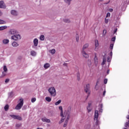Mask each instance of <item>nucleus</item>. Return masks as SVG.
Here are the masks:
<instances>
[{"instance_id": "nucleus-1", "label": "nucleus", "mask_w": 129, "mask_h": 129, "mask_svg": "<svg viewBox=\"0 0 129 129\" xmlns=\"http://www.w3.org/2000/svg\"><path fill=\"white\" fill-rule=\"evenodd\" d=\"M9 33L10 35H14L11 37L12 40H15V41H19L22 39V36L18 34V31L16 29H10L9 30Z\"/></svg>"}, {"instance_id": "nucleus-2", "label": "nucleus", "mask_w": 129, "mask_h": 129, "mask_svg": "<svg viewBox=\"0 0 129 129\" xmlns=\"http://www.w3.org/2000/svg\"><path fill=\"white\" fill-rule=\"evenodd\" d=\"M19 101L20 102L15 107V109L17 110H20L24 105V99L23 98L20 99Z\"/></svg>"}, {"instance_id": "nucleus-3", "label": "nucleus", "mask_w": 129, "mask_h": 129, "mask_svg": "<svg viewBox=\"0 0 129 129\" xmlns=\"http://www.w3.org/2000/svg\"><path fill=\"white\" fill-rule=\"evenodd\" d=\"M84 91L86 92V93H88L87 97L86 98V99L89 97V95H90V84H88L86 85V87H85Z\"/></svg>"}, {"instance_id": "nucleus-4", "label": "nucleus", "mask_w": 129, "mask_h": 129, "mask_svg": "<svg viewBox=\"0 0 129 129\" xmlns=\"http://www.w3.org/2000/svg\"><path fill=\"white\" fill-rule=\"evenodd\" d=\"M48 92L50 93V94L51 96H56V90L53 87L49 88L48 89Z\"/></svg>"}, {"instance_id": "nucleus-5", "label": "nucleus", "mask_w": 129, "mask_h": 129, "mask_svg": "<svg viewBox=\"0 0 129 129\" xmlns=\"http://www.w3.org/2000/svg\"><path fill=\"white\" fill-rule=\"evenodd\" d=\"M98 110L95 111V115H94V120H96V125H98L99 124V121L98 120Z\"/></svg>"}, {"instance_id": "nucleus-6", "label": "nucleus", "mask_w": 129, "mask_h": 129, "mask_svg": "<svg viewBox=\"0 0 129 129\" xmlns=\"http://www.w3.org/2000/svg\"><path fill=\"white\" fill-rule=\"evenodd\" d=\"M10 116H11V117L13 118V119H18V120H22V117L20 115H18L13 114V115H10Z\"/></svg>"}, {"instance_id": "nucleus-7", "label": "nucleus", "mask_w": 129, "mask_h": 129, "mask_svg": "<svg viewBox=\"0 0 129 129\" xmlns=\"http://www.w3.org/2000/svg\"><path fill=\"white\" fill-rule=\"evenodd\" d=\"M94 64L96 67H97L98 66V58L97 57V56H96V53H95Z\"/></svg>"}, {"instance_id": "nucleus-8", "label": "nucleus", "mask_w": 129, "mask_h": 129, "mask_svg": "<svg viewBox=\"0 0 129 129\" xmlns=\"http://www.w3.org/2000/svg\"><path fill=\"white\" fill-rule=\"evenodd\" d=\"M41 120L43 122H47V123H50V122H51V120L46 118L45 117L42 118Z\"/></svg>"}, {"instance_id": "nucleus-9", "label": "nucleus", "mask_w": 129, "mask_h": 129, "mask_svg": "<svg viewBox=\"0 0 129 129\" xmlns=\"http://www.w3.org/2000/svg\"><path fill=\"white\" fill-rule=\"evenodd\" d=\"M102 108H103V104L100 103L98 105V110L99 112H102V111H103Z\"/></svg>"}, {"instance_id": "nucleus-10", "label": "nucleus", "mask_w": 129, "mask_h": 129, "mask_svg": "<svg viewBox=\"0 0 129 129\" xmlns=\"http://www.w3.org/2000/svg\"><path fill=\"white\" fill-rule=\"evenodd\" d=\"M0 9H6V5H5L4 1L0 2Z\"/></svg>"}, {"instance_id": "nucleus-11", "label": "nucleus", "mask_w": 129, "mask_h": 129, "mask_svg": "<svg viewBox=\"0 0 129 129\" xmlns=\"http://www.w3.org/2000/svg\"><path fill=\"white\" fill-rule=\"evenodd\" d=\"M82 54L83 57H85V58H88V57H89L88 54H87L85 50H82Z\"/></svg>"}, {"instance_id": "nucleus-12", "label": "nucleus", "mask_w": 129, "mask_h": 129, "mask_svg": "<svg viewBox=\"0 0 129 129\" xmlns=\"http://www.w3.org/2000/svg\"><path fill=\"white\" fill-rule=\"evenodd\" d=\"M87 109L88 112H90V111H91V110H92V108L91 107V103H88V105L87 107Z\"/></svg>"}, {"instance_id": "nucleus-13", "label": "nucleus", "mask_w": 129, "mask_h": 129, "mask_svg": "<svg viewBox=\"0 0 129 129\" xmlns=\"http://www.w3.org/2000/svg\"><path fill=\"white\" fill-rule=\"evenodd\" d=\"M33 43L35 46V47H37L38 46V44L39 43V40L37 38H35L33 40Z\"/></svg>"}, {"instance_id": "nucleus-14", "label": "nucleus", "mask_w": 129, "mask_h": 129, "mask_svg": "<svg viewBox=\"0 0 129 129\" xmlns=\"http://www.w3.org/2000/svg\"><path fill=\"white\" fill-rule=\"evenodd\" d=\"M30 54L31 56H33V57H36V55H37V52L35 51V50H32L30 52Z\"/></svg>"}, {"instance_id": "nucleus-15", "label": "nucleus", "mask_w": 129, "mask_h": 129, "mask_svg": "<svg viewBox=\"0 0 129 129\" xmlns=\"http://www.w3.org/2000/svg\"><path fill=\"white\" fill-rule=\"evenodd\" d=\"M11 13L13 16H18V12L16 10H12Z\"/></svg>"}, {"instance_id": "nucleus-16", "label": "nucleus", "mask_w": 129, "mask_h": 129, "mask_svg": "<svg viewBox=\"0 0 129 129\" xmlns=\"http://www.w3.org/2000/svg\"><path fill=\"white\" fill-rule=\"evenodd\" d=\"M88 47H89V44L88 43L85 44L83 47L82 51H84V50H85V49H87Z\"/></svg>"}, {"instance_id": "nucleus-17", "label": "nucleus", "mask_w": 129, "mask_h": 129, "mask_svg": "<svg viewBox=\"0 0 129 129\" xmlns=\"http://www.w3.org/2000/svg\"><path fill=\"white\" fill-rule=\"evenodd\" d=\"M73 0H64V2L66 4H67L68 6H70L71 5V2Z\"/></svg>"}, {"instance_id": "nucleus-18", "label": "nucleus", "mask_w": 129, "mask_h": 129, "mask_svg": "<svg viewBox=\"0 0 129 129\" xmlns=\"http://www.w3.org/2000/svg\"><path fill=\"white\" fill-rule=\"evenodd\" d=\"M59 109L60 110V116L63 117V107H62V106H60L59 107Z\"/></svg>"}, {"instance_id": "nucleus-19", "label": "nucleus", "mask_w": 129, "mask_h": 129, "mask_svg": "<svg viewBox=\"0 0 129 129\" xmlns=\"http://www.w3.org/2000/svg\"><path fill=\"white\" fill-rule=\"evenodd\" d=\"M43 67L45 69H48L50 67V64L48 63H45Z\"/></svg>"}, {"instance_id": "nucleus-20", "label": "nucleus", "mask_w": 129, "mask_h": 129, "mask_svg": "<svg viewBox=\"0 0 129 129\" xmlns=\"http://www.w3.org/2000/svg\"><path fill=\"white\" fill-rule=\"evenodd\" d=\"M8 28V26H3L0 27V31H4V30H6Z\"/></svg>"}, {"instance_id": "nucleus-21", "label": "nucleus", "mask_w": 129, "mask_h": 129, "mask_svg": "<svg viewBox=\"0 0 129 129\" xmlns=\"http://www.w3.org/2000/svg\"><path fill=\"white\" fill-rule=\"evenodd\" d=\"M98 46H99V43H98V40H95V49H96V48H97V47Z\"/></svg>"}, {"instance_id": "nucleus-22", "label": "nucleus", "mask_w": 129, "mask_h": 129, "mask_svg": "<svg viewBox=\"0 0 129 129\" xmlns=\"http://www.w3.org/2000/svg\"><path fill=\"white\" fill-rule=\"evenodd\" d=\"M105 62H106V57L104 56L103 58V61H102V62L101 63V65L102 66H103V65H104V64H105Z\"/></svg>"}, {"instance_id": "nucleus-23", "label": "nucleus", "mask_w": 129, "mask_h": 129, "mask_svg": "<svg viewBox=\"0 0 129 129\" xmlns=\"http://www.w3.org/2000/svg\"><path fill=\"white\" fill-rule=\"evenodd\" d=\"M61 117L62 118H61L60 121H59V124H61V123L63 122L65 119V117H64V114H63V116H61Z\"/></svg>"}, {"instance_id": "nucleus-24", "label": "nucleus", "mask_w": 129, "mask_h": 129, "mask_svg": "<svg viewBox=\"0 0 129 129\" xmlns=\"http://www.w3.org/2000/svg\"><path fill=\"white\" fill-rule=\"evenodd\" d=\"M9 42H10V40L8 39H5L3 40V43L4 44H9Z\"/></svg>"}, {"instance_id": "nucleus-25", "label": "nucleus", "mask_w": 129, "mask_h": 129, "mask_svg": "<svg viewBox=\"0 0 129 129\" xmlns=\"http://www.w3.org/2000/svg\"><path fill=\"white\" fill-rule=\"evenodd\" d=\"M92 64V62H91V60L88 59L87 61V64L89 67H91V65Z\"/></svg>"}, {"instance_id": "nucleus-26", "label": "nucleus", "mask_w": 129, "mask_h": 129, "mask_svg": "<svg viewBox=\"0 0 129 129\" xmlns=\"http://www.w3.org/2000/svg\"><path fill=\"white\" fill-rule=\"evenodd\" d=\"M45 100L48 102H51V100H52V99L50 97H45Z\"/></svg>"}, {"instance_id": "nucleus-27", "label": "nucleus", "mask_w": 129, "mask_h": 129, "mask_svg": "<svg viewBox=\"0 0 129 129\" xmlns=\"http://www.w3.org/2000/svg\"><path fill=\"white\" fill-rule=\"evenodd\" d=\"M12 45L13 46V47H18V46H19V44L18 43H17L16 42H13L12 43Z\"/></svg>"}, {"instance_id": "nucleus-28", "label": "nucleus", "mask_w": 129, "mask_h": 129, "mask_svg": "<svg viewBox=\"0 0 129 129\" xmlns=\"http://www.w3.org/2000/svg\"><path fill=\"white\" fill-rule=\"evenodd\" d=\"M67 114H70L71 113V107L70 106L68 108Z\"/></svg>"}, {"instance_id": "nucleus-29", "label": "nucleus", "mask_w": 129, "mask_h": 129, "mask_svg": "<svg viewBox=\"0 0 129 129\" xmlns=\"http://www.w3.org/2000/svg\"><path fill=\"white\" fill-rule=\"evenodd\" d=\"M63 22L64 23H68V24H69V23H71V21H70V19H65L63 20Z\"/></svg>"}, {"instance_id": "nucleus-30", "label": "nucleus", "mask_w": 129, "mask_h": 129, "mask_svg": "<svg viewBox=\"0 0 129 129\" xmlns=\"http://www.w3.org/2000/svg\"><path fill=\"white\" fill-rule=\"evenodd\" d=\"M9 104H7L5 105L4 107L5 111H8L9 110Z\"/></svg>"}, {"instance_id": "nucleus-31", "label": "nucleus", "mask_w": 129, "mask_h": 129, "mask_svg": "<svg viewBox=\"0 0 129 129\" xmlns=\"http://www.w3.org/2000/svg\"><path fill=\"white\" fill-rule=\"evenodd\" d=\"M40 41H44V40H45V36H44V35H41L40 36Z\"/></svg>"}, {"instance_id": "nucleus-32", "label": "nucleus", "mask_w": 129, "mask_h": 129, "mask_svg": "<svg viewBox=\"0 0 129 129\" xmlns=\"http://www.w3.org/2000/svg\"><path fill=\"white\" fill-rule=\"evenodd\" d=\"M48 116H53V111H49L48 112Z\"/></svg>"}, {"instance_id": "nucleus-33", "label": "nucleus", "mask_w": 129, "mask_h": 129, "mask_svg": "<svg viewBox=\"0 0 129 129\" xmlns=\"http://www.w3.org/2000/svg\"><path fill=\"white\" fill-rule=\"evenodd\" d=\"M49 52L51 54H55V53H56V50H55V49H52L51 50H50Z\"/></svg>"}, {"instance_id": "nucleus-34", "label": "nucleus", "mask_w": 129, "mask_h": 129, "mask_svg": "<svg viewBox=\"0 0 129 129\" xmlns=\"http://www.w3.org/2000/svg\"><path fill=\"white\" fill-rule=\"evenodd\" d=\"M6 23L7 22L5 21L0 19V25H4L5 24H6Z\"/></svg>"}, {"instance_id": "nucleus-35", "label": "nucleus", "mask_w": 129, "mask_h": 129, "mask_svg": "<svg viewBox=\"0 0 129 129\" xmlns=\"http://www.w3.org/2000/svg\"><path fill=\"white\" fill-rule=\"evenodd\" d=\"M61 101H62V100H59L58 101H57V102H56L55 103V105H59V104H60L61 103Z\"/></svg>"}, {"instance_id": "nucleus-36", "label": "nucleus", "mask_w": 129, "mask_h": 129, "mask_svg": "<svg viewBox=\"0 0 129 129\" xmlns=\"http://www.w3.org/2000/svg\"><path fill=\"white\" fill-rule=\"evenodd\" d=\"M76 39L77 42H79V35H78V34L76 35Z\"/></svg>"}, {"instance_id": "nucleus-37", "label": "nucleus", "mask_w": 129, "mask_h": 129, "mask_svg": "<svg viewBox=\"0 0 129 129\" xmlns=\"http://www.w3.org/2000/svg\"><path fill=\"white\" fill-rule=\"evenodd\" d=\"M99 83V80H97V82H96V84L95 86V89H96V90H98V88L96 87V86H97L98 83Z\"/></svg>"}, {"instance_id": "nucleus-38", "label": "nucleus", "mask_w": 129, "mask_h": 129, "mask_svg": "<svg viewBox=\"0 0 129 129\" xmlns=\"http://www.w3.org/2000/svg\"><path fill=\"white\" fill-rule=\"evenodd\" d=\"M3 70H4V72H8V68H7V67L6 66H4Z\"/></svg>"}, {"instance_id": "nucleus-39", "label": "nucleus", "mask_w": 129, "mask_h": 129, "mask_svg": "<svg viewBox=\"0 0 129 129\" xmlns=\"http://www.w3.org/2000/svg\"><path fill=\"white\" fill-rule=\"evenodd\" d=\"M106 33H107L106 30L104 29L103 31V36H105V35H106Z\"/></svg>"}, {"instance_id": "nucleus-40", "label": "nucleus", "mask_w": 129, "mask_h": 129, "mask_svg": "<svg viewBox=\"0 0 129 129\" xmlns=\"http://www.w3.org/2000/svg\"><path fill=\"white\" fill-rule=\"evenodd\" d=\"M115 38H116V36H114L113 37H112L111 39V41H112V42H115Z\"/></svg>"}, {"instance_id": "nucleus-41", "label": "nucleus", "mask_w": 129, "mask_h": 129, "mask_svg": "<svg viewBox=\"0 0 129 129\" xmlns=\"http://www.w3.org/2000/svg\"><path fill=\"white\" fill-rule=\"evenodd\" d=\"M113 45H114L113 43H112L110 45V50H112V49H113Z\"/></svg>"}, {"instance_id": "nucleus-42", "label": "nucleus", "mask_w": 129, "mask_h": 129, "mask_svg": "<svg viewBox=\"0 0 129 129\" xmlns=\"http://www.w3.org/2000/svg\"><path fill=\"white\" fill-rule=\"evenodd\" d=\"M22 109V110H26V109H27V105H24Z\"/></svg>"}, {"instance_id": "nucleus-43", "label": "nucleus", "mask_w": 129, "mask_h": 129, "mask_svg": "<svg viewBox=\"0 0 129 129\" xmlns=\"http://www.w3.org/2000/svg\"><path fill=\"white\" fill-rule=\"evenodd\" d=\"M69 118H70V114H67L66 119H68L69 120Z\"/></svg>"}, {"instance_id": "nucleus-44", "label": "nucleus", "mask_w": 129, "mask_h": 129, "mask_svg": "<svg viewBox=\"0 0 129 129\" xmlns=\"http://www.w3.org/2000/svg\"><path fill=\"white\" fill-rule=\"evenodd\" d=\"M35 101H36V98H33L31 99V102L34 103L35 102Z\"/></svg>"}, {"instance_id": "nucleus-45", "label": "nucleus", "mask_w": 129, "mask_h": 129, "mask_svg": "<svg viewBox=\"0 0 129 129\" xmlns=\"http://www.w3.org/2000/svg\"><path fill=\"white\" fill-rule=\"evenodd\" d=\"M108 17H110V13H108L106 14V18H108Z\"/></svg>"}, {"instance_id": "nucleus-46", "label": "nucleus", "mask_w": 129, "mask_h": 129, "mask_svg": "<svg viewBox=\"0 0 129 129\" xmlns=\"http://www.w3.org/2000/svg\"><path fill=\"white\" fill-rule=\"evenodd\" d=\"M105 24H108V19H105Z\"/></svg>"}, {"instance_id": "nucleus-47", "label": "nucleus", "mask_w": 129, "mask_h": 129, "mask_svg": "<svg viewBox=\"0 0 129 129\" xmlns=\"http://www.w3.org/2000/svg\"><path fill=\"white\" fill-rule=\"evenodd\" d=\"M6 75H7V74L5 72H3L2 73V77H5V76H6Z\"/></svg>"}, {"instance_id": "nucleus-48", "label": "nucleus", "mask_w": 129, "mask_h": 129, "mask_svg": "<svg viewBox=\"0 0 129 129\" xmlns=\"http://www.w3.org/2000/svg\"><path fill=\"white\" fill-rule=\"evenodd\" d=\"M104 84H106V83H107V79H104Z\"/></svg>"}, {"instance_id": "nucleus-49", "label": "nucleus", "mask_w": 129, "mask_h": 129, "mask_svg": "<svg viewBox=\"0 0 129 129\" xmlns=\"http://www.w3.org/2000/svg\"><path fill=\"white\" fill-rule=\"evenodd\" d=\"M22 125L21 124H16V127H20Z\"/></svg>"}, {"instance_id": "nucleus-50", "label": "nucleus", "mask_w": 129, "mask_h": 129, "mask_svg": "<svg viewBox=\"0 0 129 129\" xmlns=\"http://www.w3.org/2000/svg\"><path fill=\"white\" fill-rule=\"evenodd\" d=\"M117 32V28H116V29L114 30L113 34H116Z\"/></svg>"}, {"instance_id": "nucleus-51", "label": "nucleus", "mask_w": 129, "mask_h": 129, "mask_svg": "<svg viewBox=\"0 0 129 129\" xmlns=\"http://www.w3.org/2000/svg\"><path fill=\"white\" fill-rule=\"evenodd\" d=\"M9 96H13V92H11L9 93Z\"/></svg>"}, {"instance_id": "nucleus-52", "label": "nucleus", "mask_w": 129, "mask_h": 129, "mask_svg": "<svg viewBox=\"0 0 129 129\" xmlns=\"http://www.w3.org/2000/svg\"><path fill=\"white\" fill-rule=\"evenodd\" d=\"M10 81V79H7L5 80V83H8Z\"/></svg>"}, {"instance_id": "nucleus-53", "label": "nucleus", "mask_w": 129, "mask_h": 129, "mask_svg": "<svg viewBox=\"0 0 129 129\" xmlns=\"http://www.w3.org/2000/svg\"><path fill=\"white\" fill-rule=\"evenodd\" d=\"M77 77H80V73H79V72L77 73Z\"/></svg>"}, {"instance_id": "nucleus-54", "label": "nucleus", "mask_w": 129, "mask_h": 129, "mask_svg": "<svg viewBox=\"0 0 129 129\" xmlns=\"http://www.w3.org/2000/svg\"><path fill=\"white\" fill-rule=\"evenodd\" d=\"M110 58L109 57V56H108L107 57V62H110Z\"/></svg>"}, {"instance_id": "nucleus-55", "label": "nucleus", "mask_w": 129, "mask_h": 129, "mask_svg": "<svg viewBox=\"0 0 129 129\" xmlns=\"http://www.w3.org/2000/svg\"><path fill=\"white\" fill-rule=\"evenodd\" d=\"M109 12H110L111 13L112 12H113V9H109Z\"/></svg>"}, {"instance_id": "nucleus-56", "label": "nucleus", "mask_w": 129, "mask_h": 129, "mask_svg": "<svg viewBox=\"0 0 129 129\" xmlns=\"http://www.w3.org/2000/svg\"><path fill=\"white\" fill-rule=\"evenodd\" d=\"M106 93V91L105 90L104 91L103 93V96H105V93Z\"/></svg>"}, {"instance_id": "nucleus-57", "label": "nucleus", "mask_w": 129, "mask_h": 129, "mask_svg": "<svg viewBox=\"0 0 129 129\" xmlns=\"http://www.w3.org/2000/svg\"><path fill=\"white\" fill-rule=\"evenodd\" d=\"M67 126V123L64 122L63 124V127H66Z\"/></svg>"}, {"instance_id": "nucleus-58", "label": "nucleus", "mask_w": 129, "mask_h": 129, "mask_svg": "<svg viewBox=\"0 0 129 129\" xmlns=\"http://www.w3.org/2000/svg\"><path fill=\"white\" fill-rule=\"evenodd\" d=\"M68 120H69L66 119V120H65V121H64V123H67V124L68 123Z\"/></svg>"}, {"instance_id": "nucleus-59", "label": "nucleus", "mask_w": 129, "mask_h": 129, "mask_svg": "<svg viewBox=\"0 0 129 129\" xmlns=\"http://www.w3.org/2000/svg\"><path fill=\"white\" fill-rule=\"evenodd\" d=\"M77 80L79 81L80 80V77H77Z\"/></svg>"}, {"instance_id": "nucleus-60", "label": "nucleus", "mask_w": 129, "mask_h": 129, "mask_svg": "<svg viewBox=\"0 0 129 129\" xmlns=\"http://www.w3.org/2000/svg\"><path fill=\"white\" fill-rule=\"evenodd\" d=\"M110 56H112V50L111 51V52L110 53Z\"/></svg>"}, {"instance_id": "nucleus-61", "label": "nucleus", "mask_w": 129, "mask_h": 129, "mask_svg": "<svg viewBox=\"0 0 129 129\" xmlns=\"http://www.w3.org/2000/svg\"><path fill=\"white\" fill-rule=\"evenodd\" d=\"M63 65V66H67V63H64Z\"/></svg>"}, {"instance_id": "nucleus-62", "label": "nucleus", "mask_w": 129, "mask_h": 129, "mask_svg": "<svg viewBox=\"0 0 129 129\" xmlns=\"http://www.w3.org/2000/svg\"><path fill=\"white\" fill-rule=\"evenodd\" d=\"M107 74H109V70H108L107 71Z\"/></svg>"}, {"instance_id": "nucleus-63", "label": "nucleus", "mask_w": 129, "mask_h": 129, "mask_svg": "<svg viewBox=\"0 0 129 129\" xmlns=\"http://www.w3.org/2000/svg\"><path fill=\"white\" fill-rule=\"evenodd\" d=\"M126 118L127 119H129V115L127 116Z\"/></svg>"}, {"instance_id": "nucleus-64", "label": "nucleus", "mask_w": 129, "mask_h": 129, "mask_svg": "<svg viewBox=\"0 0 129 129\" xmlns=\"http://www.w3.org/2000/svg\"><path fill=\"white\" fill-rule=\"evenodd\" d=\"M3 15V13H2V12L0 11V16H2Z\"/></svg>"}]
</instances>
